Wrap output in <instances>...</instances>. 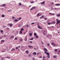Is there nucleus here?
<instances>
[{"instance_id":"obj_1","label":"nucleus","mask_w":60,"mask_h":60,"mask_svg":"<svg viewBox=\"0 0 60 60\" xmlns=\"http://www.w3.org/2000/svg\"><path fill=\"white\" fill-rule=\"evenodd\" d=\"M44 50L45 51L44 52V53H45V54H46V53H47V52L48 51V50L46 48H44Z\"/></svg>"},{"instance_id":"obj_2","label":"nucleus","mask_w":60,"mask_h":60,"mask_svg":"<svg viewBox=\"0 0 60 60\" xmlns=\"http://www.w3.org/2000/svg\"><path fill=\"white\" fill-rule=\"evenodd\" d=\"M46 54L47 55V57L48 58H50V56H49V52H46Z\"/></svg>"},{"instance_id":"obj_3","label":"nucleus","mask_w":60,"mask_h":60,"mask_svg":"<svg viewBox=\"0 0 60 60\" xmlns=\"http://www.w3.org/2000/svg\"><path fill=\"white\" fill-rule=\"evenodd\" d=\"M36 9V7H33L31 9H30V10L32 11V10L33 9Z\"/></svg>"},{"instance_id":"obj_4","label":"nucleus","mask_w":60,"mask_h":60,"mask_svg":"<svg viewBox=\"0 0 60 60\" xmlns=\"http://www.w3.org/2000/svg\"><path fill=\"white\" fill-rule=\"evenodd\" d=\"M56 20H57V21H58V22L56 24V25H57V24H58L60 22V20H59L58 21V19H56Z\"/></svg>"},{"instance_id":"obj_5","label":"nucleus","mask_w":60,"mask_h":60,"mask_svg":"<svg viewBox=\"0 0 60 60\" xmlns=\"http://www.w3.org/2000/svg\"><path fill=\"white\" fill-rule=\"evenodd\" d=\"M38 28L39 29H42V27H40V26L39 25H38Z\"/></svg>"},{"instance_id":"obj_6","label":"nucleus","mask_w":60,"mask_h":60,"mask_svg":"<svg viewBox=\"0 0 60 60\" xmlns=\"http://www.w3.org/2000/svg\"><path fill=\"white\" fill-rule=\"evenodd\" d=\"M28 47H29V48H32L33 47V46H32L31 45H28Z\"/></svg>"},{"instance_id":"obj_7","label":"nucleus","mask_w":60,"mask_h":60,"mask_svg":"<svg viewBox=\"0 0 60 60\" xmlns=\"http://www.w3.org/2000/svg\"><path fill=\"white\" fill-rule=\"evenodd\" d=\"M1 17L2 18H4L5 17V15H4L2 14L1 15Z\"/></svg>"},{"instance_id":"obj_8","label":"nucleus","mask_w":60,"mask_h":60,"mask_svg":"<svg viewBox=\"0 0 60 60\" xmlns=\"http://www.w3.org/2000/svg\"><path fill=\"white\" fill-rule=\"evenodd\" d=\"M28 56L30 57H31L32 56V55L31 54H29L28 55Z\"/></svg>"},{"instance_id":"obj_9","label":"nucleus","mask_w":60,"mask_h":60,"mask_svg":"<svg viewBox=\"0 0 60 60\" xmlns=\"http://www.w3.org/2000/svg\"><path fill=\"white\" fill-rule=\"evenodd\" d=\"M45 4V1H44L41 3V4Z\"/></svg>"},{"instance_id":"obj_10","label":"nucleus","mask_w":60,"mask_h":60,"mask_svg":"<svg viewBox=\"0 0 60 60\" xmlns=\"http://www.w3.org/2000/svg\"><path fill=\"white\" fill-rule=\"evenodd\" d=\"M21 24H20L18 26L19 27H21Z\"/></svg>"},{"instance_id":"obj_11","label":"nucleus","mask_w":60,"mask_h":60,"mask_svg":"<svg viewBox=\"0 0 60 60\" xmlns=\"http://www.w3.org/2000/svg\"><path fill=\"white\" fill-rule=\"evenodd\" d=\"M57 57V56L56 55H54L53 56V57L54 58H56L57 57Z\"/></svg>"},{"instance_id":"obj_12","label":"nucleus","mask_w":60,"mask_h":60,"mask_svg":"<svg viewBox=\"0 0 60 60\" xmlns=\"http://www.w3.org/2000/svg\"><path fill=\"white\" fill-rule=\"evenodd\" d=\"M33 55H36V52H34L33 53Z\"/></svg>"},{"instance_id":"obj_13","label":"nucleus","mask_w":60,"mask_h":60,"mask_svg":"<svg viewBox=\"0 0 60 60\" xmlns=\"http://www.w3.org/2000/svg\"><path fill=\"white\" fill-rule=\"evenodd\" d=\"M55 5H56L57 6H59L60 5V4H56Z\"/></svg>"},{"instance_id":"obj_14","label":"nucleus","mask_w":60,"mask_h":60,"mask_svg":"<svg viewBox=\"0 0 60 60\" xmlns=\"http://www.w3.org/2000/svg\"><path fill=\"white\" fill-rule=\"evenodd\" d=\"M41 42L42 44L44 45V43H43V41H42L41 40Z\"/></svg>"},{"instance_id":"obj_15","label":"nucleus","mask_w":60,"mask_h":60,"mask_svg":"<svg viewBox=\"0 0 60 60\" xmlns=\"http://www.w3.org/2000/svg\"><path fill=\"white\" fill-rule=\"evenodd\" d=\"M32 33H30V36H32Z\"/></svg>"},{"instance_id":"obj_16","label":"nucleus","mask_w":60,"mask_h":60,"mask_svg":"<svg viewBox=\"0 0 60 60\" xmlns=\"http://www.w3.org/2000/svg\"><path fill=\"white\" fill-rule=\"evenodd\" d=\"M49 15H55V14H52L51 13H49Z\"/></svg>"},{"instance_id":"obj_17","label":"nucleus","mask_w":60,"mask_h":60,"mask_svg":"<svg viewBox=\"0 0 60 60\" xmlns=\"http://www.w3.org/2000/svg\"><path fill=\"white\" fill-rule=\"evenodd\" d=\"M34 35H35V36H36L37 35V34L36 33H34Z\"/></svg>"},{"instance_id":"obj_18","label":"nucleus","mask_w":60,"mask_h":60,"mask_svg":"<svg viewBox=\"0 0 60 60\" xmlns=\"http://www.w3.org/2000/svg\"><path fill=\"white\" fill-rule=\"evenodd\" d=\"M2 6H4V7L5 6V5H6L5 4H3L2 5Z\"/></svg>"},{"instance_id":"obj_19","label":"nucleus","mask_w":60,"mask_h":60,"mask_svg":"<svg viewBox=\"0 0 60 60\" xmlns=\"http://www.w3.org/2000/svg\"><path fill=\"white\" fill-rule=\"evenodd\" d=\"M12 26V24L11 23L10 24V27Z\"/></svg>"},{"instance_id":"obj_20","label":"nucleus","mask_w":60,"mask_h":60,"mask_svg":"<svg viewBox=\"0 0 60 60\" xmlns=\"http://www.w3.org/2000/svg\"><path fill=\"white\" fill-rule=\"evenodd\" d=\"M35 36V37L36 38H39V37L38 36H37V35H36Z\"/></svg>"},{"instance_id":"obj_21","label":"nucleus","mask_w":60,"mask_h":60,"mask_svg":"<svg viewBox=\"0 0 60 60\" xmlns=\"http://www.w3.org/2000/svg\"><path fill=\"white\" fill-rule=\"evenodd\" d=\"M47 24L49 25H51V23L48 22L47 23Z\"/></svg>"},{"instance_id":"obj_22","label":"nucleus","mask_w":60,"mask_h":60,"mask_svg":"<svg viewBox=\"0 0 60 60\" xmlns=\"http://www.w3.org/2000/svg\"><path fill=\"white\" fill-rule=\"evenodd\" d=\"M24 30V29L23 28H22L20 30V31H23Z\"/></svg>"},{"instance_id":"obj_23","label":"nucleus","mask_w":60,"mask_h":60,"mask_svg":"<svg viewBox=\"0 0 60 60\" xmlns=\"http://www.w3.org/2000/svg\"><path fill=\"white\" fill-rule=\"evenodd\" d=\"M14 36H11V38H14Z\"/></svg>"},{"instance_id":"obj_24","label":"nucleus","mask_w":60,"mask_h":60,"mask_svg":"<svg viewBox=\"0 0 60 60\" xmlns=\"http://www.w3.org/2000/svg\"><path fill=\"white\" fill-rule=\"evenodd\" d=\"M19 40L20 41H22V39L21 38Z\"/></svg>"},{"instance_id":"obj_25","label":"nucleus","mask_w":60,"mask_h":60,"mask_svg":"<svg viewBox=\"0 0 60 60\" xmlns=\"http://www.w3.org/2000/svg\"><path fill=\"white\" fill-rule=\"evenodd\" d=\"M26 26L27 27H29V25H26Z\"/></svg>"},{"instance_id":"obj_26","label":"nucleus","mask_w":60,"mask_h":60,"mask_svg":"<svg viewBox=\"0 0 60 60\" xmlns=\"http://www.w3.org/2000/svg\"><path fill=\"white\" fill-rule=\"evenodd\" d=\"M57 16L58 17H60V14H57Z\"/></svg>"},{"instance_id":"obj_27","label":"nucleus","mask_w":60,"mask_h":60,"mask_svg":"<svg viewBox=\"0 0 60 60\" xmlns=\"http://www.w3.org/2000/svg\"><path fill=\"white\" fill-rule=\"evenodd\" d=\"M12 10L11 9L10 10H8V12H10V11H11Z\"/></svg>"},{"instance_id":"obj_28","label":"nucleus","mask_w":60,"mask_h":60,"mask_svg":"<svg viewBox=\"0 0 60 60\" xmlns=\"http://www.w3.org/2000/svg\"><path fill=\"white\" fill-rule=\"evenodd\" d=\"M37 16H40V14H38L37 15Z\"/></svg>"},{"instance_id":"obj_29","label":"nucleus","mask_w":60,"mask_h":60,"mask_svg":"<svg viewBox=\"0 0 60 60\" xmlns=\"http://www.w3.org/2000/svg\"><path fill=\"white\" fill-rule=\"evenodd\" d=\"M55 51L56 52H57V49H55Z\"/></svg>"},{"instance_id":"obj_30","label":"nucleus","mask_w":60,"mask_h":60,"mask_svg":"<svg viewBox=\"0 0 60 60\" xmlns=\"http://www.w3.org/2000/svg\"><path fill=\"white\" fill-rule=\"evenodd\" d=\"M19 6H21V4L20 3H19Z\"/></svg>"},{"instance_id":"obj_31","label":"nucleus","mask_w":60,"mask_h":60,"mask_svg":"<svg viewBox=\"0 0 60 60\" xmlns=\"http://www.w3.org/2000/svg\"><path fill=\"white\" fill-rule=\"evenodd\" d=\"M34 39V38H32L31 39H30V40H33Z\"/></svg>"},{"instance_id":"obj_32","label":"nucleus","mask_w":60,"mask_h":60,"mask_svg":"<svg viewBox=\"0 0 60 60\" xmlns=\"http://www.w3.org/2000/svg\"><path fill=\"white\" fill-rule=\"evenodd\" d=\"M15 22H17V21H18V20H15Z\"/></svg>"},{"instance_id":"obj_33","label":"nucleus","mask_w":60,"mask_h":60,"mask_svg":"<svg viewBox=\"0 0 60 60\" xmlns=\"http://www.w3.org/2000/svg\"><path fill=\"white\" fill-rule=\"evenodd\" d=\"M26 53H27V54H28V51H26Z\"/></svg>"},{"instance_id":"obj_34","label":"nucleus","mask_w":60,"mask_h":60,"mask_svg":"<svg viewBox=\"0 0 60 60\" xmlns=\"http://www.w3.org/2000/svg\"><path fill=\"white\" fill-rule=\"evenodd\" d=\"M55 43H53V42H52V44H51L52 45H53Z\"/></svg>"},{"instance_id":"obj_35","label":"nucleus","mask_w":60,"mask_h":60,"mask_svg":"<svg viewBox=\"0 0 60 60\" xmlns=\"http://www.w3.org/2000/svg\"><path fill=\"white\" fill-rule=\"evenodd\" d=\"M47 45H48V46H49V43H47Z\"/></svg>"},{"instance_id":"obj_36","label":"nucleus","mask_w":60,"mask_h":60,"mask_svg":"<svg viewBox=\"0 0 60 60\" xmlns=\"http://www.w3.org/2000/svg\"><path fill=\"white\" fill-rule=\"evenodd\" d=\"M0 32H1V33H3V31L2 30H0Z\"/></svg>"},{"instance_id":"obj_37","label":"nucleus","mask_w":60,"mask_h":60,"mask_svg":"<svg viewBox=\"0 0 60 60\" xmlns=\"http://www.w3.org/2000/svg\"><path fill=\"white\" fill-rule=\"evenodd\" d=\"M31 25H33V24H34V22H32L31 24Z\"/></svg>"},{"instance_id":"obj_38","label":"nucleus","mask_w":60,"mask_h":60,"mask_svg":"<svg viewBox=\"0 0 60 60\" xmlns=\"http://www.w3.org/2000/svg\"><path fill=\"white\" fill-rule=\"evenodd\" d=\"M20 34H22V31H20Z\"/></svg>"},{"instance_id":"obj_39","label":"nucleus","mask_w":60,"mask_h":60,"mask_svg":"<svg viewBox=\"0 0 60 60\" xmlns=\"http://www.w3.org/2000/svg\"><path fill=\"white\" fill-rule=\"evenodd\" d=\"M1 41H2V42H4V41L2 40Z\"/></svg>"},{"instance_id":"obj_40","label":"nucleus","mask_w":60,"mask_h":60,"mask_svg":"<svg viewBox=\"0 0 60 60\" xmlns=\"http://www.w3.org/2000/svg\"><path fill=\"white\" fill-rule=\"evenodd\" d=\"M44 16L43 15H42V17H40V18H44V17H43Z\"/></svg>"},{"instance_id":"obj_41","label":"nucleus","mask_w":60,"mask_h":60,"mask_svg":"<svg viewBox=\"0 0 60 60\" xmlns=\"http://www.w3.org/2000/svg\"><path fill=\"white\" fill-rule=\"evenodd\" d=\"M15 17H12V19H15Z\"/></svg>"},{"instance_id":"obj_42","label":"nucleus","mask_w":60,"mask_h":60,"mask_svg":"<svg viewBox=\"0 0 60 60\" xmlns=\"http://www.w3.org/2000/svg\"><path fill=\"white\" fill-rule=\"evenodd\" d=\"M34 3V2H32V1H31V2H30V3L31 4H32V3Z\"/></svg>"},{"instance_id":"obj_43","label":"nucleus","mask_w":60,"mask_h":60,"mask_svg":"<svg viewBox=\"0 0 60 60\" xmlns=\"http://www.w3.org/2000/svg\"><path fill=\"white\" fill-rule=\"evenodd\" d=\"M47 18H45V20H47Z\"/></svg>"},{"instance_id":"obj_44","label":"nucleus","mask_w":60,"mask_h":60,"mask_svg":"<svg viewBox=\"0 0 60 60\" xmlns=\"http://www.w3.org/2000/svg\"><path fill=\"white\" fill-rule=\"evenodd\" d=\"M14 40H17V38H15Z\"/></svg>"},{"instance_id":"obj_45","label":"nucleus","mask_w":60,"mask_h":60,"mask_svg":"<svg viewBox=\"0 0 60 60\" xmlns=\"http://www.w3.org/2000/svg\"><path fill=\"white\" fill-rule=\"evenodd\" d=\"M53 22L54 24H55V22L53 21Z\"/></svg>"},{"instance_id":"obj_46","label":"nucleus","mask_w":60,"mask_h":60,"mask_svg":"<svg viewBox=\"0 0 60 60\" xmlns=\"http://www.w3.org/2000/svg\"><path fill=\"white\" fill-rule=\"evenodd\" d=\"M54 9H55V10H57V8H54Z\"/></svg>"},{"instance_id":"obj_47","label":"nucleus","mask_w":60,"mask_h":60,"mask_svg":"<svg viewBox=\"0 0 60 60\" xmlns=\"http://www.w3.org/2000/svg\"><path fill=\"white\" fill-rule=\"evenodd\" d=\"M18 47H16V49H18Z\"/></svg>"},{"instance_id":"obj_48","label":"nucleus","mask_w":60,"mask_h":60,"mask_svg":"<svg viewBox=\"0 0 60 60\" xmlns=\"http://www.w3.org/2000/svg\"><path fill=\"white\" fill-rule=\"evenodd\" d=\"M3 27H4V28H5V27H6V26H3Z\"/></svg>"},{"instance_id":"obj_49","label":"nucleus","mask_w":60,"mask_h":60,"mask_svg":"<svg viewBox=\"0 0 60 60\" xmlns=\"http://www.w3.org/2000/svg\"><path fill=\"white\" fill-rule=\"evenodd\" d=\"M57 54L58 55H59V52H57Z\"/></svg>"},{"instance_id":"obj_50","label":"nucleus","mask_w":60,"mask_h":60,"mask_svg":"<svg viewBox=\"0 0 60 60\" xmlns=\"http://www.w3.org/2000/svg\"><path fill=\"white\" fill-rule=\"evenodd\" d=\"M25 41H27V38H26L25 39Z\"/></svg>"},{"instance_id":"obj_51","label":"nucleus","mask_w":60,"mask_h":60,"mask_svg":"<svg viewBox=\"0 0 60 60\" xmlns=\"http://www.w3.org/2000/svg\"><path fill=\"white\" fill-rule=\"evenodd\" d=\"M21 18H19V20H20V19H21Z\"/></svg>"},{"instance_id":"obj_52","label":"nucleus","mask_w":60,"mask_h":60,"mask_svg":"<svg viewBox=\"0 0 60 60\" xmlns=\"http://www.w3.org/2000/svg\"><path fill=\"white\" fill-rule=\"evenodd\" d=\"M4 37H5V38L6 37V36H5V35H4Z\"/></svg>"},{"instance_id":"obj_53","label":"nucleus","mask_w":60,"mask_h":60,"mask_svg":"<svg viewBox=\"0 0 60 60\" xmlns=\"http://www.w3.org/2000/svg\"><path fill=\"white\" fill-rule=\"evenodd\" d=\"M39 58H42V57L41 56H40L39 57Z\"/></svg>"},{"instance_id":"obj_54","label":"nucleus","mask_w":60,"mask_h":60,"mask_svg":"<svg viewBox=\"0 0 60 60\" xmlns=\"http://www.w3.org/2000/svg\"><path fill=\"white\" fill-rule=\"evenodd\" d=\"M51 4H53V2H52L51 3Z\"/></svg>"},{"instance_id":"obj_55","label":"nucleus","mask_w":60,"mask_h":60,"mask_svg":"<svg viewBox=\"0 0 60 60\" xmlns=\"http://www.w3.org/2000/svg\"><path fill=\"white\" fill-rule=\"evenodd\" d=\"M53 45H54V46H56V44H55V43Z\"/></svg>"},{"instance_id":"obj_56","label":"nucleus","mask_w":60,"mask_h":60,"mask_svg":"<svg viewBox=\"0 0 60 60\" xmlns=\"http://www.w3.org/2000/svg\"><path fill=\"white\" fill-rule=\"evenodd\" d=\"M10 25V23H9L8 24V26H9V25Z\"/></svg>"},{"instance_id":"obj_57","label":"nucleus","mask_w":60,"mask_h":60,"mask_svg":"<svg viewBox=\"0 0 60 60\" xmlns=\"http://www.w3.org/2000/svg\"><path fill=\"white\" fill-rule=\"evenodd\" d=\"M7 29H8V30H9V29L8 28H7Z\"/></svg>"},{"instance_id":"obj_58","label":"nucleus","mask_w":60,"mask_h":60,"mask_svg":"<svg viewBox=\"0 0 60 60\" xmlns=\"http://www.w3.org/2000/svg\"><path fill=\"white\" fill-rule=\"evenodd\" d=\"M30 43H32V41H30Z\"/></svg>"},{"instance_id":"obj_59","label":"nucleus","mask_w":60,"mask_h":60,"mask_svg":"<svg viewBox=\"0 0 60 60\" xmlns=\"http://www.w3.org/2000/svg\"><path fill=\"white\" fill-rule=\"evenodd\" d=\"M4 52V51L3 50L2 51V52Z\"/></svg>"},{"instance_id":"obj_60","label":"nucleus","mask_w":60,"mask_h":60,"mask_svg":"<svg viewBox=\"0 0 60 60\" xmlns=\"http://www.w3.org/2000/svg\"><path fill=\"white\" fill-rule=\"evenodd\" d=\"M8 58V59H10V58H10V57H9Z\"/></svg>"},{"instance_id":"obj_61","label":"nucleus","mask_w":60,"mask_h":60,"mask_svg":"<svg viewBox=\"0 0 60 60\" xmlns=\"http://www.w3.org/2000/svg\"><path fill=\"white\" fill-rule=\"evenodd\" d=\"M39 53H37V55H39Z\"/></svg>"},{"instance_id":"obj_62","label":"nucleus","mask_w":60,"mask_h":60,"mask_svg":"<svg viewBox=\"0 0 60 60\" xmlns=\"http://www.w3.org/2000/svg\"><path fill=\"white\" fill-rule=\"evenodd\" d=\"M44 35H46V34H44Z\"/></svg>"},{"instance_id":"obj_63","label":"nucleus","mask_w":60,"mask_h":60,"mask_svg":"<svg viewBox=\"0 0 60 60\" xmlns=\"http://www.w3.org/2000/svg\"><path fill=\"white\" fill-rule=\"evenodd\" d=\"M33 60H35L34 59V58H33Z\"/></svg>"},{"instance_id":"obj_64","label":"nucleus","mask_w":60,"mask_h":60,"mask_svg":"<svg viewBox=\"0 0 60 60\" xmlns=\"http://www.w3.org/2000/svg\"><path fill=\"white\" fill-rule=\"evenodd\" d=\"M24 34H26V33L25 32H24Z\"/></svg>"}]
</instances>
